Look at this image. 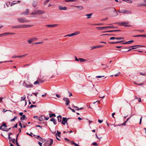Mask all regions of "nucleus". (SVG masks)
Wrapping results in <instances>:
<instances>
[{"label":"nucleus","mask_w":146,"mask_h":146,"mask_svg":"<svg viewBox=\"0 0 146 146\" xmlns=\"http://www.w3.org/2000/svg\"><path fill=\"white\" fill-rule=\"evenodd\" d=\"M36 105H31L30 106V108H32L34 107H36Z\"/></svg>","instance_id":"5fc2aeb1"},{"label":"nucleus","mask_w":146,"mask_h":146,"mask_svg":"<svg viewBox=\"0 0 146 146\" xmlns=\"http://www.w3.org/2000/svg\"><path fill=\"white\" fill-rule=\"evenodd\" d=\"M64 139V140L65 141H67L69 142L70 143H71V142L72 141H70L67 138H65Z\"/></svg>","instance_id":"58836bf2"},{"label":"nucleus","mask_w":146,"mask_h":146,"mask_svg":"<svg viewBox=\"0 0 146 146\" xmlns=\"http://www.w3.org/2000/svg\"><path fill=\"white\" fill-rule=\"evenodd\" d=\"M27 55V54H25L23 55H20V56H17V58H21L24 57L25 56H26Z\"/></svg>","instance_id":"c756f323"},{"label":"nucleus","mask_w":146,"mask_h":146,"mask_svg":"<svg viewBox=\"0 0 146 146\" xmlns=\"http://www.w3.org/2000/svg\"><path fill=\"white\" fill-rule=\"evenodd\" d=\"M121 31V30H110V31H106L104 32L105 33V32H119V31Z\"/></svg>","instance_id":"9b49d317"},{"label":"nucleus","mask_w":146,"mask_h":146,"mask_svg":"<svg viewBox=\"0 0 146 146\" xmlns=\"http://www.w3.org/2000/svg\"><path fill=\"white\" fill-rule=\"evenodd\" d=\"M58 26L57 24L47 25H45V27H54Z\"/></svg>","instance_id":"1a4fd4ad"},{"label":"nucleus","mask_w":146,"mask_h":146,"mask_svg":"<svg viewBox=\"0 0 146 146\" xmlns=\"http://www.w3.org/2000/svg\"><path fill=\"white\" fill-rule=\"evenodd\" d=\"M49 1V0H46L44 1V5H45L46 4L48 3Z\"/></svg>","instance_id":"a19ab883"},{"label":"nucleus","mask_w":146,"mask_h":146,"mask_svg":"<svg viewBox=\"0 0 146 146\" xmlns=\"http://www.w3.org/2000/svg\"><path fill=\"white\" fill-rule=\"evenodd\" d=\"M113 12L114 13V15H113V17L116 16H117L118 15V13H117L116 10L115 8H114L113 9Z\"/></svg>","instance_id":"4468645a"},{"label":"nucleus","mask_w":146,"mask_h":146,"mask_svg":"<svg viewBox=\"0 0 146 146\" xmlns=\"http://www.w3.org/2000/svg\"><path fill=\"white\" fill-rule=\"evenodd\" d=\"M104 77V76H96V78H101L102 77Z\"/></svg>","instance_id":"864d4df0"},{"label":"nucleus","mask_w":146,"mask_h":146,"mask_svg":"<svg viewBox=\"0 0 146 146\" xmlns=\"http://www.w3.org/2000/svg\"><path fill=\"white\" fill-rule=\"evenodd\" d=\"M19 125L20 127H21V128L22 129L23 128V126L20 121L19 122Z\"/></svg>","instance_id":"6e6d98bb"},{"label":"nucleus","mask_w":146,"mask_h":146,"mask_svg":"<svg viewBox=\"0 0 146 146\" xmlns=\"http://www.w3.org/2000/svg\"><path fill=\"white\" fill-rule=\"evenodd\" d=\"M117 23L120 26L124 27H131L130 24H129V22H123L116 23V24Z\"/></svg>","instance_id":"f03ea898"},{"label":"nucleus","mask_w":146,"mask_h":146,"mask_svg":"<svg viewBox=\"0 0 146 146\" xmlns=\"http://www.w3.org/2000/svg\"><path fill=\"white\" fill-rule=\"evenodd\" d=\"M73 107L74 108H75V110H79V108L78 107L76 106H73Z\"/></svg>","instance_id":"f704fd0d"},{"label":"nucleus","mask_w":146,"mask_h":146,"mask_svg":"<svg viewBox=\"0 0 146 146\" xmlns=\"http://www.w3.org/2000/svg\"><path fill=\"white\" fill-rule=\"evenodd\" d=\"M39 82L37 80L34 82V85H36L38 84H39Z\"/></svg>","instance_id":"a18cd8bd"},{"label":"nucleus","mask_w":146,"mask_h":146,"mask_svg":"<svg viewBox=\"0 0 146 146\" xmlns=\"http://www.w3.org/2000/svg\"><path fill=\"white\" fill-rule=\"evenodd\" d=\"M33 94L36 97H37V94H38V92H36V93H33Z\"/></svg>","instance_id":"4d7b16f0"},{"label":"nucleus","mask_w":146,"mask_h":146,"mask_svg":"<svg viewBox=\"0 0 146 146\" xmlns=\"http://www.w3.org/2000/svg\"><path fill=\"white\" fill-rule=\"evenodd\" d=\"M37 5V3H36L35 2H34L33 3V7H36V6Z\"/></svg>","instance_id":"e433bc0d"},{"label":"nucleus","mask_w":146,"mask_h":146,"mask_svg":"<svg viewBox=\"0 0 146 146\" xmlns=\"http://www.w3.org/2000/svg\"><path fill=\"white\" fill-rule=\"evenodd\" d=\"M29 10L28 9H27L26 10V12H23L21 14H24L25 15H27V14L29 13Z\"/></svg>","instance_id":"aec40b11"},{"label":"nucleus","mask_w":146,"mask_h":146,"mask_svg":"<svg viewBox=\"0 0 146 146\" xmlns=\"http://www.w3.org/2000/svg\"><path fill=\"white\" fill-rule=\"evenodd\" d=\"M69 103H70V101H69V100H68L66 101V104L67 105H68V104H69Z\"/></svg>","instance_id":"79ce46f5"},{"label":"nucleus","mask_w":146,"mask_h":146,"mask_svg":"<svg viewBox=\"0 0 146 146\" xmlns=\"http://www.w3.org/2000/svg\"><path fill=\"white\" fill-rule=\"evenodd\" d=\"M17 116H15V117H14V118H13V119H11V121H15V119H17Z\"/></svg>","instance_id":"ea45409f"},{"label":"nucleus","mask_w":146,"mask_h":146,"mask_svg":"<svg viewBox=\"0 0 146 146\" xmlns=\"http://www.w3.org/2000/svg\"><path fill=\"white\" fill-rule=\"evenodd\" d=\"M76 7L78 8V9L79 10H82L83 9V7H82L81 6H76L75 7Z\"/></svg>","instance_id":"5701e85b"},{"label":"nucleus","mask_w":146,"mask_h":146,"mask_svg":"<svg viewBox=\"0 0 146 146\" xmlns=\"http://www.w3.org/2000/svg\"><path fill=\"white\" fill-rule=\"evenodd\" d=\"M38 139L40 141L42 142H44V140L41 137H40L39 138H38Z\"/></svg>","instance_id":"72a5a7b5"},{"label":"nucleus","mask_w":146,"mask_h":146,"mask_svg":"<svg viewBox=\"0 0 146 146\" xmlns=\"http://www.w3.org/2000/svg\"><path fill=\"white\" fill-rule=\"evenodd\" d=\"M23 85L27 88H32L33 87V85L28 81H24L23 83Z\"/></svg>","instance_id":"f257e3e1"},{"label":"nucleus","mask_w":146,"mask_h":146,"mask_svg":"<svg viewBox=\"0 0 146 146\" xmlns=\"http://www.w3.org/2000/svg\"><path fill=\"white\" fill-rule=\"evenodd\" d=\"M37 13L41 14L44 13V11L42 10H38L36 11Z\"/></svg>","instance_id":"dca6fc26"},{"label":"nucleus","mask_w":146,"mask_h":146,"mask_svg":"<svg viewBox=\"0 0 146 146\" xmlns=\"http://www.w3.org/2000/svg\"><path fill=\"white\" fill-rule=\"evenodd\" d=\"M92 144H93V145H95V146H98V144H97V143L96 142H93L92 143Z\"/></svg>","instance_id":"09e8293b"},{"label":"nucleus","mask_w":146,"mask_h":146,"mask_svg":"<svg viewBox=\"0 0 146 146\" xmlns=\"http://www.w3.org/2000/svg\"><path fill=\"white\" fill-rule=\"evenodd\" d=\"M79 60L80 62H85L87 61L86 60L82 58H79Z\"/></svg>","instance_id":"412c9836"},{"label":"nucleus","mask_w":146,"mask_h":146,"mask_svg":"<svg viewBox=\"0 0 146 146\" xmlns=\"http://www.w3.org/2000/svg\"><path fill=\"white\" fill-rule=\"evenodd\" d=\"M123 39V38L122 37H117L115 38V39L117 40H119L121 39Z\"/></svg>","instance_id":"473e14b6"},{"label":"nucleus","mask_w":146,"mask_h":146,"mask_svg":"<svg viewBox=\"0 0 146 146\" xmlns=\"http://www.w3.org/2000/svg\"><path fill=\"white\" fill-rule=\"evenodd\" d=\"M118 11L119 13H123L125 14V9L121 10H118Z\"/></svg>","instance_id":"4be33fe9"},{"label":"nucleus","mask_w":146,"mask_h":146,"mask_svg":"<svg viewBox=\"0 0 146 146\" xmlns=\"http://www.w3.org/2000/svg\"><path fill=\"white\" fill-rule=\"evenodd\" d=\"M74 36V33H72L71 34L67 35L64 36V37H66V36Z\"/></svg>","instance_id":"cd10ccee"},{"label":"nucleus","mask_w":146,"mask_h":146,"mask_svg":"<svg viewBox=\"0 0 146 146\" xmlns=\"http://www.w3.org/2000/svg\"><path fill=\"white\" fill-rule=\"evenodd\" d=\"M103 120H102L98 119V121L100 123H101L102 122Z\"/></svg>","instance_id":"bf43d9fd"},{"label":"nucleus","mask_w":146,"mask_h":146,"mask_svg":"<svg viewBox=\"0 0 146 146\" xmlns=\"http://www.w3.org/2000/svg\"><path fill=\"white\" fill-rule=\"evenodd\" d=\"M11 141L13 143H14L15 142V139H11Z\"/></svg>","instance_id":"052dcab7"},{"label":"nucleus","mask_w":146,"mask_h":146,"mask_svg":"<svg viewBox=\"0 0 146 146\" xmlns=\"http://www.w3.org/2000/svg\"><path fill=\"white\" fill-rule=\"evenodd\" d=\"M18 20L21 23H25L27 21L24 18H19L18 19Z\"/></svg>","instance_id":"423d86ee"},{"label":"nucleus","mask_w":146,"mask_h":146,"mask_svg":"<svg viewBox=\"0 0 146 146\" xmlns=\"http://www.w3.org/2000/svg\"><path fill=\"white\" fill-rule=\"evenodd\" d=\"M71 145H73L74 146H79V145L77 144L74 142L73 141H72L71 143Z\"/></svg>","instance_id":"b1692460"},{"label":"nucleus","mask_w":146,"mask_h":146,"mask_svg":"<svg viewBox=\"0 0 146 146\" xmlns=\"http://www.w3.org/2000/svg\"><path fill=\"white\" fill-rule=\"evenodd\" d=\"M125 1L126 2H127L128 3H131L132 1H131L129 0H125Z\"/></svg>","instance_id":"603ef678"},{"label":"nucleus","mask_w":146,"mask_h":146,"mask_svg":"<svg viewBox=\"0 0 146 146\" xmlns=\"http://www.w3.org/2000/svg\"><path fill=\"white\" fill-rule=\"evenodd\" d=\"M45 118V116L44 115H41L39 117L38 119L40 121H42Z\"/></svg>","instance_id":"9d476101"},{"label":"nucleus","mask_w":146,"mask_h":146,"mask_svg":"<svg viewBox=\"0 0 146 146\" xmlns=\"http://www.w3.org/2000/svg\"><path fill=\"white\" fill-rule=\"evenodd\" d=\"M68 93L69 94V97H70L71 96H72V93L70 92L69 91H68Z\"/></svg>","instance_id":"680f3d73"},{"label":"nucleus","mask_w":146,"mask_h":146,"mask_svg":"<svg viewBox=\"0 0 146 146\" xmlns=\"http://www.w3.org/2000/svg\"><path fill=\"white\" fill-rule=\"evenodd\" d=\"M43 43V42H36L35 43V44H42Z\"/></svg>","instance_id":"e2e57ef3"},{"label":"nucleus","mask_w":146,"mask_h":146,"mask_svg":"<svg viewBox=\"0 0 146 146\" xmlns=\"http://www.w3.org/2000/svg\"><path fill=\"white\" fill-rule=\"evenodd\" d=\"M80 33V32L79 31H76L73 33L74 35H76L79 34Z\"/></svg>","instance_id":"2f4dec72"},{"label":"nucleus","mask_w":146,"mask_h":146,"mask_svg":"<svg viewBox=\"0 0 146 146\" xmlns=\"http://www.w3.org/2000/svg\"><path fill=\"white\" fill-rule=\"evenodd\" d=\"M68 119L66 117H63L62 120L61 122L62 124L64 125H65L66 123H67Z\"/></svg>","instance_id":"0eeeda50"},{"label":"nucleus","mask_w":146,"mask_h":146,"mask_svg":"<svg viewBox=\"0 0 146 146\" xmlns=\"http://www.w3.org/2000/svg\"><path fill=\"white\" fill-rule=\"evenodd\" d=\"M56 96L58 98H60L61 96H60L58 94H56Z\"/></svg>","instance_id":"774afa93"},{"label":"nucleus","mask_w":146,"mask_h":146,"mask_svg":"<svg viewBox=\"0 0 146 146\" xmlns=\"http://www.w3.org/2000/svg\"><path fill=\"white\" fill-rule=\"evenodd\" d=\"M59 9L61 10H66L67 7H62L60 6L58 7Z\"/></svg>","instance_id":"ddd939ff"},{"label":"nucleus","mask_w":146,"mask_h":146,"mask_svg":"<svg viewBox=\"0 0 146 146\" xmlns=\"http://www.w3.org/2000/svg\"><path fill=\"white\" fill-rule=\"evenodd\" d=\"M2 126H3V127H7V126L6 124V123H4L3 125Z\"/></svg>","instance_id":"0e129e2a"},{"label":"nucleus","mask_w":146,"mask_h":146,"mask_svg":"<svg viewBox=\"0 0 146 146\" xmlns=\"http://www.w3.org/2000/svg\"><path fill=\"white\" fill-rule=\"evenodd\" d=\"M50 121H51L53 122V123L54 125H56V120L54 118H51L50 119Z\"/></svg>","instance_id":"a211bd4d"},{"label":"nucleus","mask_w":146,"mask_h":146,"mask_svg":"<svg viewBox=\"0 0 146 146\" xmlns=\"http://www.w3.org/2000/svg\"><path fill=\"white\" fill-rule=\"evenodd\" d=\"M68 100L69 99L68 98L66 97H64L63 98V100L64 101H65V102H66V101Z\"/></svg>","instance_id":"37998d69"},{"label":"nucleus","mask_w":146,"mask_h":146,"mask_svg":"<svg viewBox=\"0 0 146 146\" xmlns=\"http://www.w3.org/2000/svg\"><path fill=\"white\" fill-rule=\"evenodd\" d=\"M137 46V45H135V46H131L130 47L131 48V49H130L129 50H128V51H129L131 50L132 49L135 48H134V46Z\"/></svg>","instance_id":"c9c22d12"},{"label":"nucleus","mask_w":146,"mask_h":146,"mask_svg":"<svg viewBox=\"0 0 146 146\" xmlns=\"http://www.w3.org/2000/svg\"><path fill=\"white\" fill-rule=\"evenodd\" d=\"M20 2V1H13L12 3H11V5H15L16 4H17V3H19Z\"/></svg>","instance_id":"f3484780"},{"label":"nucleus","mask_w":146,"mask_h":146,"mask_svg":"<svg viewBox=\"0 0 146 146\" xmlns=\"http://www.w3.org/2000/svg\"><path fill=\"white\" fill-rule=\"evenodd\" d=\"M22 116H23L21 117L20 118V119L21 120L24 119L25 118H26V116L25 115H23Z\"/></svg>","instance_id":"bb28decb"},{"label":"nucleus","mask_w":146,"mask_h":146,"mask_svg":"<svg viewBox=\"0 0 146 146\" xmlns=\"http://www.w3.org/2000/svg\"><path fill=\"white\" fill-rule=\"evenodd\" d=\"M133 40H130V41H127V44H131V43L132 42H133Z\"/></svg>","instance_id":"49530a36"},{"label":"nucleus","mask_w":146,"mask_h":146,"mask_svg":"<svg viewBox=\"0 0 146 146\" xmlns=\"http://www.w3.org/2000/svg\"><path fill=\"white\" fill-rule=\"evenodd\" d=\"M5 33L6 34L5 35H13L15 34V33H9V32H7V33Z\"/></svg>","instance_id":"c85d7f7f"},{"label":"nucleus","mask_w":146,"mask_h":146,"mask_svg":"<svg viewBox=\"0 0 146 146\" xmlns=\"http://www.w3.org/2000/svg\"><path fill=\"white\" fill-rule=\"evenodd\" d=\"M103 45H98L92 46L90 47L91 50H92L95 48H99L103 47Z\"/></svg>","instance_id":"6e6552de"},{"label":"nucleus","mask_w":146,"mask_h":146,"mask_svg":"<svg viewBox=\"0 0 146 146\" xmlns=\"http://www.w3.org/2000/svg\"><path fill=\"white\" fill-rule=\"evenodd\" d=\"M137 100L139 102H141V100L140 98H137Z\"/></svg>","instance_id":"3c124183"},{"label":"nucleus","mask_w":146,"mask_h":146,"mask_svg":"<svg viewBox=\"0 0 146 146\" xmlns=\"http://www.w3.org/2000/svg\"><path fill=\"white\" fill-rule=\"evenodd\" d=\"M116 38H115V37H112L110 38V40H113L115 39Z\"/></svg>","instance_id":"13d9d810"},{"label":"nucleus","mask_w":146,"mask_h":146,"mask_svg":"<svg viewBox=\"0 0 146 146\" xmlns=\"http://www.w3.org/2000/svg\"><path fill=\"white\" fill-rule=\"evenodd\" d=\"M5 129V128L3 127V126H2V125L0 127V129L2 130L3 131H5V130H4Z\"/></svg>","instance_id":"4c0bfd02"},{"label":"nucleus","mask_w":146,"mask_h":146,"mask_svg":"<svg viewBox=\"0 0 146 146\" xmlns=\"http://www.w3.org/2000/svg\"><path fill=\"white\" fill-rule=\"evenodd\" d=\"M57 118L58 122H60L61 121L62 116L60 115H59L57 117Z\"/></svg>","instance_id":"2eb2a0df"},{"label":"nucleus","mask_w":146,"mask_h":146,"mask_svg":"<svg viewBox=\"0 0 146 146\" xmlns=\"http://www.w3.org/2000/svg\"><path fill=\"white\" fill-rule=\"evenodd\" d=\"M139 74L141 75H143V76H145V75H146V74L145 73H142L141 72H140V73H139Z\"/></svg>","instance_id":"338daca9"},{"label":"nucleus","mask_w":146,"mask_h":146,"mask_svg":"<svg viewBox=\"0 0 146 146\" xmlns=\"http://www.w3.org/2000/svg\"><path fill=\"white\" fill-rule=\"evenodd\" d=\"M74 1V0H66L65 1L68 2H73Z\"/></svg>","instance_id":"de8ad7c7"},{"label":"nucleus","mask_w":146,"mask_h":146,"mask_svg":"<svg viewBox=\"0 0 146 146\" xmlns=\"http://www.w3.org/2000/svg\"><path fill=\"white\" fill-rule=\"evenodd\" d=\"M53 143V140L50 139L47 140L45 143V146H51Z\"/></svg>","instance_id":"7ed1b4c3"},{"label":"nucleus","mask_w":146,"mask_h":146,"mask_svg":"<svg viewBox=\"0 0 146 146\" xmlns=\"http://www.w3.org/2000/svg\"><path fill=\"white\" fill-rule=\"evenodd\" d=\"M131 11L130 10L125 9V14H130L131 13Z\"/></svg>","instance_id":"f8f14e48"},{"label":"nucleus","mask_w":146,"mask_h":146,"mask_svg":"<svg viewBox=\"0 0 146 146\" xmlns=\"http://www.w3.org/2000/svg\"><path fill=\"white\" fill-rule=\"evenodd\" d=\"M102 66H104V67L103 68H108V66H107V65H106V64H102Z\"/></svg>","instance_id":"8fccbe9b"},{"label":"nucleus","mask_w":146,"mask_h":146,"mask_svg":"<svg viewBox=\"0 0 146 146\" xmlns=\"http://www.w3.org/2000/svg\"><path fill=\"white\" fill-rule=\"evenodd\" d=\"M5 34H6L5 33L1 34V37L6 36Z\"/></svg>","instance_id":"69168bd1"},{"label":"nucleus","mask_w":146,"mask_h":146,"mask_svg":"<svg viewBox=\"0 0 146 146\" xmlns=\"http://www.w3.org/2000/svg\"><path fill=\"white\" fill-rule=\"evenodd\" d=\"M49 117L50 118L52 117H55L56 116V115H55V114H54V113H52V114L49 113Z\"/></svg>","instance_id":"393cba45"},{"label":"nucleus","mask_w":146,"mask_h":146,"mask_svg":"<svg viewBox=\"0 0 146 146\" xmlns=\"http://www.w3.org/2000/svg\"><path fill=\"white\" fill-rule=\"evenodd\" d=\"M123 42H124V41L121 40V41H119L110 42L109 43L110 44H117V43H119Z\"/></svg>","instance_id":"6ab92c4d"},{"label":"nucleus","mask_w":146,"mask_h":146,"mask_svg":"<svg viewBox=\"0 0 146 146\" xmlns=\"http://www.w3.org/2000/svg\"><path fill=\"white\" fill-rule=\"evenodd\" d=\"M101 24H94L92 25L91 26L93 27H114L112 26H107V27H101Z\"/></svg>","instance_id":"20e7f679"},{"label":"nucleus","mask_w":146,"mask_h":146,"mask_svg":"<svg viewBox=\"0 0 146 146\" xmlns=\"http://www.w3.org/2000/svg\"><path fill=\"white\" fill-rule=\"evenodd\" d=\"M92 14V13H91L90 14H87L86 15L87 16H88V17L87 18V19H89L91 18L90 16Z\"/></svg>","instance_id":"7c9ffc66"},{"label":"nucleus","mask_w":146,"mask_h":146,"mask_svg":"<svg viewBox=\"0 0 146 146\" xmlns=\"http://www.w3.org/2000/svg\"><path fill=\"white\" fill-rule=\"evenodd\" d=\"M38 38H36L33 37L29 39L27 41L29 43L33 44L32 43V42L33 41L36 40Z\"/></svg>","instance_id":"39448f33"},{"label":"nucleus","mask_w":146,"mask_h":146,"mask_svg":"<svg viewBox=\"0 0 146 146\" xmlns=\"http://www.w3.org/2000/svg\"><path fill=\"white\" fill-rule=\"evenodd\" d=\"M21 99H22V100H21V101L22 100H24L25 99V96H24L23 97H22Z\"/></svg>","instance_id":"c03bdc74"},{"label":"nucleus","mask_w":146,"mask_h":146,"mask_svg":"<svg viewBox=\"0 0 146 146\" xmlns=\"http://www.w3.org/2000/svg\"><path fill=\"white\" fill-rule=\"evenodd\" d=\"M60 134H61L60 132H59L58 131H57V133L56 134V136H58L59 137H60Z\"/></svg>","instance_id":"a878e982"}]
</instances>
